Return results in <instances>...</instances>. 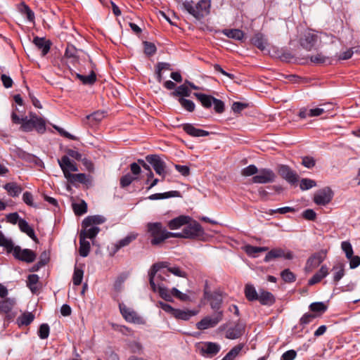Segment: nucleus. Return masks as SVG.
Wrapping results in <instances>:
<instances>
[{"instance_id": "1", "label": "nucleus", "mask_w": 360, "mask_h": 360, "mask_svg": "<svg viewBox=\"0 0 360 360\" xmlns=\"http://www.w3.org/2000/svg\"><path fill=\"white\" fill-rule=\"evenodd\" d=\"M11 120L14 124H20L21 130L25 132L35 130L39 134H44L46 131L45 120L34 112H30L29 116L20 118L15 112H13Z\"/></svg>"}, {"instance_id": "2", "label": "nucleus", "mask_w": 360, "mask_h": 360, "mask_svg": "<svg viewBox=\"0 0 360 360\" xmlns=\"http://www.w3.org/2000/svg\"><path fill=\"white\" fill-rule=\"evenodd\" d=\"M146 228L153 246L160 245L167 239V230L161 222H149Z\"/></svg>"}, {"instance_id": "3", "label": "nucleus", "mask_w": 360, "mask_h": 360, "mask_svg": "<svg viewBox=\"0 0 360 360\" xmlns=\"http://www.w3.org/2000/svg\"><path fill=\"white\" fill-rule=\"evenodd\" d=\"M183 8L195 18L200 20L210 12V0H200L195 6L193 1H186L182 4Z\"/></svg>"}, {"instance_id": "4", "label": "nucleus", "mask_w": 360, "mask_h": 360, "mask_svg": "<svg viewBox=\"0 0 360 360\" xmlns=\"http://www.w3.org/2000/svg\"><path fill=\"white\" fill-rule=\"evenodd\" d=\"M165 267H166L165 263L159 262L153 264L149 270V283L151 289L154 292L157 291L158 281L159 283H163L164 281H167L166 277L169 276L167 271H161V269Z\"/></svg>"}, {"instance_id": "5", "label": "nucleus", "mask_w": 360, "mask_h": 360, "mask_svg": "<svg viewBox=\"0 0 360 360\" xmlns=\"http://www.w3.org/2000/svg\"><path fill=\"white\" fill-rule=\"evenodd\" d=\"M193 96L205 109H210L213 105L216 113L221 114L225 110V104L224 101L220 99L216 98L211 95H207L203 93L195 92L193 93Z\"/></svg>"}, {"instance_id": "6", "label": "nucleus", "mask_w": 360, "mask_h": 360, "mask_svg": "<svg viewBox=\"0 0 360 360\" xmlns=\"http://www.w3.org/2000/svg\"><path fill=\"white\" fill-rule=\"evenodd\" d=\"M221 330H225V338L229 340L240 338L245 331V324L240 320L234 322L233 326H229L226 323L220 326Z\"/></svg>"}, {"instance_id": "7", "label": "nucleus", "mask_w": 360, "mask_h": 360, "mask_svg": "<svg viewBox=\"0 0 360 360\" xmlns=\"http://www.w3.org/2000/svg\"><path fill=\"white\" fill-rule=\"evenodd\" d=\"M203 297L210 303V307L214 312L223 311L221 310L223 295L220 291H211L205 288L203 292Z\"/></svg>"}, {"instance_id": "8", "label": "nucleus", "mask_w": 360, "mask_h": 360, "mask_svg": "<svg viewBox=\"0 0 360 360\" xmlns=\"http://www.w3.org/2000/svg\"><path fill=\"white\" fill-rule=\"evenodd\" d=\"M221 349L219 343L213 342H203L196 345V350L203 357L212 358L215 356Z\"/></svg>"}, {"instance_id": "9", "label": "nucleus", "mask_w": 360, "mask_h": 360, "mask_svg": "<svg viewBox=\"0 0 360 360\" xmlns=\"http://www.w3.org/2000/svg\"><path fill=\"white\" fill-rule=\"evenodd\" d=\"M320 39L321 37L314 30H308L302 34L300 44L306 51H311Z\"/></svg>"}, {"instance_id": "10", "label": "nucleus", "mask_w": 360, "mask_h": 360, "mask_svg": "<svg viewBox=\"0 0 360 360\" xmlns=\"http://www.w3.org/2000/svg\"><path fill=\"white\" fill-rule=\"evenodd\" d=\"M224 317V311L214 312L212 316H207L196 323V327L200 330L215 327Z\"/></svg>"}, {"instance_id": "11", "label": "nucleus", "mask_w": 360, "mask_h": 360, "mask_svg": "<svg viewBox=\"0 0 360 360\" xmlns=\"http://www.w3.org/2000/svg\"><path fill=\"white\" fill-rule=\"evenodd\" d=\"M8 289L0 284V314L9 313L15 304L14 298L8 297Z\"/></svg>"}, {"instance_id": "12", "label": "nucleus", "mask_w": 360, "mask_h": 360, "mask_svg": "<svg viewBox=\"0 0 360 360\" xmlns=\"http://www.w3.org/2000/svg\"><path fill=\"white\" fill-rule=\"evenodd\" d=\"M276 179V174L275 172L269 168H262L260 169L257 174L255 175L252 181L254 184H269L275 181Z\"/></svg>"}, {"instance_id": "13", "label": "nucleus", "mask_w": 360, "mask_h": 360, "mask_svg": "<svg viewBox=\"0 0 360 360\" xmlns=\"http://www.w3.org/2000/svg\"><path fill=\"white\" fill-rule=\"evenodd\" d=\"M184 238H199L203 236L204 230L200 223L193 221L183 229Z\"/></svg>"}, {"instance_id": "14", "label": "nucleus", "mask_w": 360, "mask_h": 360, "mask_svg": "<svg viewBox=\"0 0 360 360\" xmlns=\"http://www.w3.org/2000/svg\"><path fill=\"white\" fill-rule=\"evenodd\" d=\"M146 161L152 165L156 174L161 176L162 179L166 176V164L158 155H148L146 157Z\"/></svg>"}, {"instance_id": "15", "label": "nucleus", "mask_w": 360, "mask_h": 360, "mask_svg": "<svg viewBox=\"0 0 360 360\" xmlns=\"http://www.w3.org/2000/svg\"><path fill=\"white\" fill-rule=\"evenodd\" d=\"M326 252L320 251L311 255L307 260L304 271L310 273L317 268L326 259Z\"/></svg>"}, {"instance_id": "16", "label": "nucleus", "mask_w": 360, "mask_h": 360, "mask_svg": "<svg viewBox=\"0 0 360 360\" xmlns=\"http://www.w3.org/2000/svg\"><path fill=\"white\" fill-rule=\"evenodd\" d=\"M13 257L19 260L26 263H32L37 258V254L30 249H22L20 246H15L13 252Z\"/></svg>"}, {"instance_id": "17", "label": "nucleus", "mask_w": 360, "mask_h": 360, "mask_svg": "<svg viewBox=\"0 0 360 360\" xmlns=\"http://www.w3.org/2000/svg\"><path fill=\"white\" fill-rule=\"evenodd\" d=\"M119 308L122 316L127 321L134 323H142V318L134 309L127 307L123 303L119 304Z\"/></svg>"}, {"instance_id": "18", "label": "nucleus", "mask_w": 360, "mask_h": 360, "mask_svg": "<svg viewBox=\"0 0 360 360\" xmlns=\"http://www.w3.org/2000/svg\"><path fill=\"white\" fill-rule=\"evenodd\" d=\"M278 174L288 183L295 184L298 181V175L288 165H280L278 167Z\"/></svg>"}, {"instance_id": "19", "label": "nucleus", "mask_w": 360, "mask_h": 360, "mask_svg": "<svg viewBox=\"0 0 360 360\" xmlns=\"http://www.w3.org/2000/svg\"><path fill=\"white\" fill-rule=\"evenodd\" d=\"M333 196L332 190L326 187L314 194V202L318 205H326L331 201Z\"/></svg>"}, {"instance_id": "20", "label": "nucleus", "mask_w": 360, "mask_h": 360, "mask_svg": "<svg viewBox=\"0 0 360 360\" xmlns=\"http://www.w3.org/2000/svg\"><path fill=\"white\" fill-rule=\"evenodd\" d=\"M137 237L138 233H130L124 238L119 240L117 243L113 244L110 252V256H114L121 248L129 245L131 242L135 240Z\"/></svg>"}, {"instance_id": "21", "label": "nucleus", "mask_w": 360, "mask_h": 360, "mask_svg": "<svg viewBox=\"0 0 360 360\" xmlns=\"http://www.w3.org/2000/svg\"><path fill=\"white\" fill-rule=\"evenodd\" d=\"M58 164L63 172L65 177L68 176L70 172H77L78 168L75 162L71 161L68 156L63 155L58 160Z\"/></svg>"}, {"instance_id": "22", "label": "nucleus", "mask_w": 360, "mask_h": 360, "mask_svg": "<svg viewBox=\"0 0 360 360\" xmlns=\"http://www.w3.org/2000/svg\"><path fill=\"white\" fill-rule=\"evenodd\" d=\"M183 130L193 137H203L210 134V132L201 129H198L193 124L185 123L181 125Z\"/></svg>"}, {"instance_id": "23", "label": "nucleus", "mask_w": 360, "mask_h": 360, "mask_svg": "<svg viewBox=\"0 0 360 360\" xmlns=\"http://www.w3.org/2000/svg\"><path fill=\"white\" fill-rule=\"evenodd\" d=\"M257 301L262 305L270 307L276 302V297L271 292L264 289H259Z\"/></svg>"}, {"instance_id": "24", "label": "nucleus", "mask_w": 360, "mask_h": 360, "mask_svg": "<svg viewBox=\"0 0 360 360\" xmlns=\"http://www.w3.org/2000/svg\"><path fill=\"white\" fill-rule=\"evenodd\" d=\"M34 44L41 51V55L46 56L51 49V42L44 37H34L33 39Z\"/></svg>"}, {"instance_id": "25", "label": "nucleus", "mask_w": 360, "mask_h": 360, "mask_svg": "<svg viewBox=\"0 0 360 360\" xmlns=\"http://www.w3.org/2000/svg\"><path fill=\"white\" fill-rule=\"evenodd\" d=\"M191 220V218L188 216L180 215L169 221L167 226L171 230L178 229L182 226L188 224Z\"/></svg>"}, {"instance_id": "26", "label": "nucleus", "mask_w": 360, "mask_h": 360, "mask_svg": "<svg viewBox=\"0 0 360 360\" xmlns=\"http://www.w3.org/2000/svg\"><path fill=\"white\" fill-rule=\"evenodd\" d=\"M18 11L23 15L26 16L28 21L34 23L35 15L34 11L24 1H21L17 5Z\"/></svg>"}, {"instance_id": "27", "label": "nucleus", "mask_w": 360, "mask_h": 360, "mask_svg": "<svg viewBox=\"0 0 360 360\" xmlns=\"http://www.w3.org/2000/svg\"><path fill=\"white\" fill-rule=\"evenodd\" d=\"M105 218L101 215H94L86 217L82 223V227L86 229L93 225H98L105 221Z\"/></svg>"}, {"instance_id": "28", "label": "nucleus", "mask_w": 360, "mask_h": 360, "mask_svg": "<svg viewBox=\"0 0 360 360\" xmlns=\"http://www.w3.org/2000/svg\"><path fill=\"white\" fill-rule=\"evenodd\" d=\"M251 43L260 51H264L267 45V39L261 32H257L251 39Z\"/></svg>"}, {"instance_id": "29", "label": "nucleus", "mask_w": 360, "mask_h": 360, "mask_svg": "<svg viewBox=\"0 0 360 360\" xmlns=\"http://www.w3.org/2000/svg\"><path fill=\"white\" fill-rule=\"evenodd\" d=\"M221 33L226 37L238 41H243L245 32L240 29H224Z\"/></svg>"}, {"instance_id": "30", "label": "nucleus", "mask_w": 360, "mask_h": 360, "mask_svg": "<svg viewBox=\"0 0 360 360\" xmlns=\"http://www.w3.org/2000/svg\"><path fill=\"white\" fill-rule=\"evenodd\" d=\"M18 226L22 233H26L33 240L37 241L38 240L35 235L34 230L29 225L26 220L20 219Z\"/></svg>"}, {"instance_id": "31", "label": "nucleus", "mask_w": 360, "mask_h": 360, "mask_svg": "<svg viewBox=\"0 0 360 360\" xmlns=\"http://www.w3.org/2000/svg\"><path fill=\"white\" fill-rule=\"evenodd\" d=\"M3 187L8 195L13 198L18 197L22 191V188L15 182L7 183Z\"/></svg>"}, {"instance_id": "32", "label": "nucleus", "mask_w": 360, "mask_h": 360, "mask_svg": "<svg viewBox=\"0 0 360 360\" xmlns=\"http://www.w3.org/2000/svg\"><path fill=\"white\" fill-rule=\"evenodd\" d=\"M65 178L70 184H75L76 182L87 184L90 181L87 175L84 173L68 174V176Z\"/></svg>"}, {"instance_id": "33", "label": "nucleus", "mask_w": 360, "mask_h": 360, "mask_svg": "<svg viewBox=\"0 0 360 360\" xmlns=\"http://www.w3.org/2000/svg\"><path fill=\"white\" fill-rule=\"evenodd\" d=\"M244 294L245 298L249 302L257 301L259 297V292H257L255 286L252 284L247 283L245 285Z\"/></svg>"}, {"instance_id": "34", "label": "nucleus", "mask_w": 360, "mask_h": 360, "mask_svg": "<svg viewBox=\"0 0 360 360\" xmlns=\"http://www.w3.org/2000/svg\"><path fill=\"white\" fill-rule=\"evenodd\" d=\"M332 271H333V282L335 285H337L345 276V264L342 262H338L333 266Z\"/></svg>"}, {"instance_id": "35", "label": "nucleus", "mask_w": 360, "mask_h": 360, "mask_svg": "<svg viewBox=\"0 0 360 360\" xmlns=\"http://www.w3.org/2000/svg\"><path fill=\"white\" fill-rule=\"evenodd\" d=\"M173 197H181V193L178 191H171L162 193H154L148 197L150 200H162Z\"/></svg>"}, {"instance_id": "36", "label": "nucleus", "mask_w": 360, "mask_h": 360, "mask_svg": "<svg viewBox=\"0 0 360 360\" xmlns=\"http://www.w3.org/2000/svg\"><path fill=\"white\" fill-rule=\"evenodd\" d=\"M79 50L72 44H68L65 49V57L71 59V62L75 63L79 60Z\"/></svg>"}, {"instance_id": "37", "label": "nucleus", "mask_w": 360, "mask_h": 360, "mask_svg": "<svg viewBox=\"0 0 360 360\" xmlns=\"http://www.w3.org/2000/svg\"><path fill=\"white\" fill-rule=\"evenodd\" d=\"M75 77L79 79L84 85H93L97 80L96 75L93 70L89 75H83L79 73H75Z\"/></svg>"}, {"instance_id": "38", "label": "nucleus", "mask_w": 360, "mask_h": 360, "mask_svg": "<svg viewBox=\"0 0 360 360\" xmlns=\"http://www.w3.org/2000/svg\"><path fill=\"white\" fill-rule=\"evenodd\" d=\"M157 290L160 297L167 302H173L172 290H169L164 283H159L158 281Z\"/></svg>"}, {"instance_id": "39", "label": "nucleus", "mask_w": 360, "mask_h": 360, "mask_svg": "<svg viewBox=\"0 0 360 360\" xmlns=\"http://www.w3.org/2000/svg\"><path fill=\"white\" fill-rule=\"evenodd\" d=\"M34 315L32 312H25L17 319V323L19 327L29 326L34 319Z\"/></svg>"}, {"instance_id": "40", "label": "nucleus", "mask_w": 360, "mask_h": 360, "mask_svg": "<svg viewBox=\"0 0 360 360\" xmlns=\"http://www.w3.org/2000/svg\"><path fill=\"white\" fill-rule=\"evenodd\" d=\"M99 231L100 229L97 226L88 227L86 229L82 228L79 233V237L83 236L84 239H94L98 235Z\"/></svg>"}, {"instance_id": "41", "label": "nucleus", "mask_w": 360, "mask_h": 360, "mask_svg": "<svg viewBox=\"0 0 360 360\" xmlns=\"http://www.w3.org/2000/svg\"><path fill=\"white\" fill-rule=\"evenodd\" d=\"M244 347V344L240 343L234 346L221 360H234Z\"/></svg>"}, {"instance_id": "42", "label": "nucleus", "mask_w": 360, "mask_h": 360, "mask_svg": "<svg viewBox=\"0 0 360 360\" xmlns=\"http://www.w3.org/2000/svg\"><path fill=\"white\" fill-rule=\"evenodd\" d=\"M196 313L191 310H181L176 309L173 316L177 319L188 321Z\"/></svg>"}, {"instance_id": "43", "label": "nucleus", "mask_w": 360, "mask_h": 360, "mask_svg": "<svg viewBox=\"0 0 360 360\" xmlns=\"http://www.w3.org/2000/svg\"><path fill=\"white\" fill-rule=\"evenodd\" d=\"M39 281V277L37 274H30L27 276V286L30 288L32 292L36 293L39 288L37 284Z\"/></svg>"}, {"instance_id": "44", "label": "nucleus", "mask_w": 360, "mask_h": 360, "mask_svg": "<svg viewBox=\"0 0 360 360\" xmlns=\"http://www.w3.org/2000/svg\"><path fill=\"white\" fill-rule=\"evenodd\" d=\"M91 246L89 241L84 238V236L79 237V252L80 256L86 257L89 255Z\"/></svg>"}, {"instance_id": "45", "label": "nucleus", "mask_w": 360, "mask_h": 360, "mask_svg": "<svg viewBox=\"0 0 360 360\" xmlns=\"http://www.w3.org/2000/svg\"><path fill=\"white\" fill-rule=\"evenodd\" d=\"M0 246L6 248L8 253L13 252L15 246L11 239L7 238L2 232L0 231Z\"/></svg>"}, {"instance_id": "46", "label": "nucleus", "mask_w": 360, "mask_h": 360, "mask_svg": "<svg viewBox=\"0 0 360 360\" xmlns=\"http://www.w3.org/2000/svg\"><path fill=\"white\" fill-rule=\"evenodd\" d=\"M268 250L267 247H257L250 245H246L245 249L247 255L252 257H256L258 253L266 252Z\"/></svg>"}, {"instance_id": "47", "label": "nucleus", "mask_w": 360, "mask_h": 360, "mask_svg": "<svg viewBox=\"0 0 360 360\" xmlns=\"http://www.w3.org/2000/svg\"><path fill=\"white\" fill-rule=\"evenodd\" d=\"M171 95L174 97L179 96L180 98L188 97L191 95V91L188 87L182 84L179 86L175 91L171 93Z\"/></svg>"}, {"instance_id": "48", "label": "nucleus", "mask_w": 360, "mask_h": 360, "mask_svg": "<svg viewBox=\"0 0 360 360\" xmlns=\"http://www.w3.org/2000/svg\"><path fill=\"white\" fill-rule=\"evenodd\" d=\"M283 250L281 248L272 249L267 252L264 259V261L265 262H269L274 259L282 257V255H283Z\"/></svg>"}, {"instance_id": "49", "label": "nucleus", "mask_w": 360, "mask_h": 360, "mask_svg": "<svg viewBox=\"0 0 360 360\" xmlns=\"http://www.w3.org/2000/svg\"><path fill=\"white\" fill-rule=\"evenodd\" d=\"M72 209L76 215L81 216L87 212V204L85 201L82 200L79 203L72 204Z\"/></svg>"}, {"instance_id": "50", "label": "nucleus", "mask_w": 360, "mask_h": 360, "mask_svg": "<svg viewBox=\"0 0 360 360\" xmlns=\"http://www.w3.org/2000/svg\"><path fill=\"white\" fill-rule=\"evenodd\" d=\"M84 276V271L82 268H79L77 266L75 267L74 273L72 276V283L74 285H79L82 282Z\"/></svg>"}, {"instance_id": "51", "label": "nucleus", "mask_w": 360, "mask_h": 360, "mask_svg": "<svg viewBox=\"0 0 360 360\" xmlns=\"http://www.w3.org/2000/svg\"><path fill=\"white\" fill-rule=\"evenodd\" d=\"M86 120L89 121L91 124L94 125L100 122L104 118L103 112L96 111L86 117Z\"/></svg>"}, {"instance_id": "52", "label": "nucleus", "mask_w": 360, "mask_h": 360, "mask_svg": "<svg viewBox=\"0 0 360 360\" xmlns=\"http://www.w3.org/2000/svg\"><path fill=\"white\" fill-rule=\"evenodd\" d=\"M309 309L312 312L321 315L327 310V306L323 302H314L309 305Z\"/></svg>"}, {"instance_id": "53", "label": "nucleus", "mask_w": 360, "mask_h": 360, "mask_svg": "<svg viewBox=\"0 0 360 360\" xmlns=\"http://www.w3.org/2000/svg\"><path fill=\"white\" fill-rule=\"evenodd\" d=\"M281 277L285 283H293L296 281L295 274L289 269H285L281 272Z\"/></svg>"}, {"instance_id": "54", "label": "nucleus", "mask_w": 360, "mask_h": 360, "mask_svg": "<svg viewBox=\"0 0 360 360\" xmlns=\"http://www.w3.org/2000/svg\"><path fill=\"white\" fill-rule=\"evenodd\" d=\"M178 101L186 110L190 112L195 110V105L193 101L184 98H179Z\"/></svg>"}, {"instance_id": "55", "label": "nucleus", "mask_w": 360, "mask_h": 360, "mask_svg": "<svg viewBox=\"0 0 360 360\" xmlns=\"http://www.w3.org/2000/svg\"><path fill=\"white\" fill-rule=\"evenodd\" d=\"M143 44L144 53L146 56H152L156 53L157 48L153 43L149 42V41H143Z\"/></svg>"}, {"instance_id": "56", "label": "nucleus", "mask_w": 360, "mask_h": 360, "mask_svg": "<svg viewBox=\"0 0 360 360\" xmlns=\"http://www.w3.org/2000/svg\"><path fill=\"white\" fill-rule=\"evenodd\" d=\"M316 186L314 180L310 179H302L300 181V188L302 191L309 190Z\"/></svg>"}, {"instance_id": "57", "label": "nucleus", "mask_w": 360, "mask_h": 360, "mask_svg": "<svg viewBox=\"0 0 360 360\" xmlns=\"http://www.w3.org/2000/svg\"><path fill=\"white\" fill-rule=\"evenodd\" d=\"M135 179H136V177H134L131 174L129 173L122 176L120 178V187L122 188H126L128 186H129Z\"/></svg>"}, {"instance_id": "58", "label": "nucleus", "mask_w": 360, "mask_h": 360, "mask_svg": "<svg viewBox=\"0 0 360 360\" xmlns=\"http://www.w3.org/2000/svg\"><path fill=\"white\" fill-rule=\"evenodd\" d=\"M50 328L47 323H42L38 330V335L42 339H46L49 335Z\"/></svg>"}, {"instance_id": "59", "label": "nucleus", "mask_w": 360, "mask_h": 360, "mask_svg": "<svg viewBox=\"0 0 360 360\" xmlns=\"http://www.w3.org/2000/svg\"><path fill=\"white\" fill-rule=\"evenodd\" d=\"M259 169L255 165H250L242 169L241 174L244 176H250L257 174Z\"/></svg>"}, {"instance_id": "60", "label": "nucleus", "mask_w": 360, "mask_h": 360, "mask_svg": "<svg viewBox=\"0 0 360 360\" xmlns=\"http://www.w3.org/2000/svg\"><path fill=\"white\" fill-rule=\"evenodd\" d=\"M341 248L345 253V256L347 259L352 257L354 254L352 246L349 241H342L341 243Z\"/></svg>"}, {"instance_id": "61", "label": "nucleus", "mask_w": 360, "mask_h": 360, "mask_svg": "<svg viewBox=\"0 0 360 360\" xmlns=\"http://www.w3.org/2000/svg\"><path fill=\"white\" fill-rule=\"evenodd\" d=\"M316 316V314L305 313L300 319V324L304 326L311 323Z\"/></svg>"}, {"instance_id": "62", "label": "nucleus", "mask_w": 360, "mask_h": 360, "mask_svg": "<svg viewBox=\"0 0 360 360\" xmlns=\"http://www.w3.org/2000/svg\"><path fill=\"white\" fill-rule=\"evenodd\" d=\"M279 53V58L283 61L290 62L294 58V55L287 49H282Z\"/></svg>"}, {"instance_id": "63", "label": "nucleus", "mask_w": 360, "mask_h": 360, "mask_svg": "<svg viewBox=\"0 0 360 360\" xmlns=\"http://www.w3.org/2000/svg\"><path fill=\"white\" fill-rule=\"evenodd\" d=\"M302 165L308 169H311L315 166L316 160L313 157L304 156L302 158Z\"/></svg>"}, {"instance_id": "64", "label": "nucleus", "mask_w": 360, "mask_h": 360, "mask_svg": "<svg viewBox=\"0 0 360 360\" xmlns=\"http://www.w3.org/2000/svg\"><path fill=\"white\" fill-rule=\"evenodd\" d=\"M328 60V58L323 56L322 53H317L310 57V60L316 64H323Z\"/></svg>"}]
</instances>
